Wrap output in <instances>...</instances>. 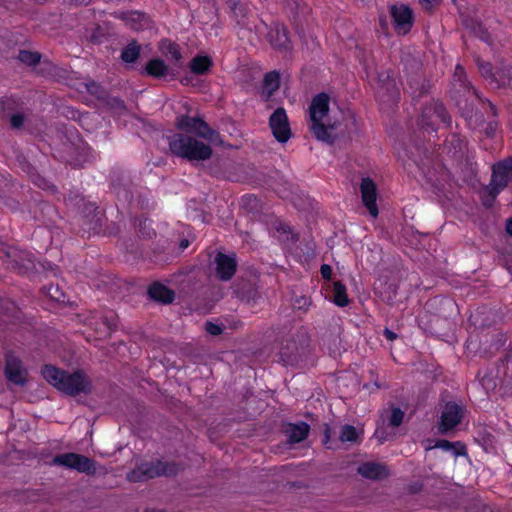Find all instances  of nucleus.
Returning a JSON list of instances; mask_svg holds the SVG:
<instances>
[{
  "label": "nucleus",
  "instance_id": "f257e3e1",
  "mask_svg": "<svg viewBox=\"0 0 512 512\" xmlns=\"http://www.w3.org/2000/svg\"><path fill=\"white\" fill-rule=\"evenodd\" d=\"M42 375L47 382L69 396L91 393V381L82 370L69 373L52 365H45Z\"/></svg>",
  "mask_w": 512,
  "mask_h": 512
},
{
  "label": "nucleus",
  "instance_id": "f03ea898",
  "mask_svg": "<svg viewBox=\"0 0 512 512\" xmlns=\"http://www.w3.org/2000/svg\"><path fill=\"white\" fill-rule=\"evenodd\" d=\"M330 96L321 92L316 94L309 106V115L311 121V131L313 135L321 141L332 144L337 138L334 133L337 129V122L328 121L325 123L323 120L327 117L329 112Z\"/></svg>",
  "mask_w": 512,
  "mask_h": 512
},
{
  "label": "nucleus",
  "instance_id": "7ed1b4c3",
  "mask_svg": "<svg viewBox=\"0 0 512 512\" xmlns=\"http://www.w3.org/2000/svg\"><path fill=\"white\" fill-rule=\"evenodd\" d=\"M169 148L173 155L191 162L205 161L212 156V149L209 145L182 133H176L169 137Z\"/></svg>",
  "mask_w": 512,
  "mask_h": 512
},
{
  "label": "nucleus",
  "instance_id": "20e7f679",
  "mask_svg": "<svg viewBox=\"0 0 512 512\" xmlns=\"http://www.w3.org/2000/svg\"><path fill=\"white\" fill-rule=\"evenodd\" d=\"M181 470V465L176 462H162L160 460L143 462L129 473L128 479L133 482H140L158 476H175Z\"/></svg>",
  "mask_w": 512,
  "mask_h": 512
},
{
  "label": "nucleus",
  "instance_id": "39448f33",
  "mask_svg": "<svg viewBox=\"0 0 512 512\" xmlns=\"http://www.w3.org/2000/svg\"><path fill=\"white\" fill-rule=\"evenodd\" d=\"M176 127L186 133H194L213 145H222L223 141L218 131L212 129L201 117L182 115L177 118Z\"/></svg>",
  "mask_w": 512,
  "mask_h": 512
},
{
  "label": "nucleus",
  "instance_id": "423d86ee",
  "mask_svg": "<svg viewBox=\"0 0 512 512\" xmlns=\"http://www.w3.org/2000/svg\"><path fill=\"white\" fill-rule=\"evenodd\" d=\"M0 259L7 268L20 274H27L35 268L28 252L8 244H0Z\"/></svg>",
  "mask_w": 512,
  "mask_h": 512
},
{
  "label": "nucleus",
  "instance_id": "0eeeda50",
  "mask_svg": "<svg viewBox=\"0 0 512 512\" xmlns=\"http://www.w3.org/2000/svg\"><path fill=\"white\" fill-rule=\"evenodd\" d=\"M50 464L76 470L89 476H93L97 472L95 460L74 452L57 454L52 458Z\"/></svg>",
  "mask_w": 512,
  "mask_h": 512
},
{
  "label": "nucleus",
  "instance_id": "6e6552de",
  "mask_svg": "<svg viewBox=\"0 0 512 512\" xmlns=\"http://www.w3.org/2000/svg\"><path fill=\"white\" fill-rule=\"evenodd\" d=\"M76 212L78 224L81 226L84 233L91 235L100 231L102 217L98 207L94 203H82V206Z\"/></svg>",
  "mask_w": 512,
  "mask_h": 512
},
{
  "label": "nucleus",
  "instance_id": "1a4fd4ad",
  "mask_svg": "<svg viewBox=\"0 0 512 512\" xmlns=\"http://www.w3.org/2000/svg\"><path fill=\"white\" fill-rule=\"evenodd\" d=\"M422 124L434 127L438 123H443L446 127H451L452 119L444 104L440 101L432 100L427 103L422 110Z\"/></svg>",
  "mask_w": 512,
  "mask_h": 512
},
{
  "label": "nucleus",
  "instance_id": "9d476101",
  "mask_svg": "<svg viewBox=\"0 0 512 512\" xmlns=\"http://www.w3.org/2000/svg\"><path fill=\"white\" fill-rule=\"evenodd\" d=\"M269 127L274 138L279 143H286L292 136L287 113L283 107H278L269 118Z\"/></svg>",
  "mask_w": 512,
  "mask_h": 512
},
{
  "label": "nucleus",
  "instance_id": "9b49d317",
  "mask_svg": "<svg viewBox=\"0 0 512 512\" xmlns=\"http://www.w3.org/2000/svg\"><path fill=\"white\" fill-rule=\"evenodd\" d=\"M464 417V408L454 401H449L444 405L440 416L438 430L441 434L454 429Z\"/></svg>",
  "mask_w": 512,
  "mask_h": 512
},
{
  "label": "nucleus",
  "instance_id": "f8f14e48",
  "mask_svg": "<svg viewBox=\"0 0 512 512\" xmlns=\"http://www.w3.org/2000/svg\"><path fill=\"white\" fill-rule=\"evenodd\" d=\"M390 14L395 31L398 34H407L413 26V12L406 5H393Z\"/></svg>",
  "mask_w": 512,
  "mask_h": 512
},
{
  "label": "nucleus",
  "instance_id": "ddd939ff",
  "mask_svg": "<svg viewBox=\"0 0 512 512\" xmlns=\"http://www.w3.org/2000/svg\"><path fill=\"white\" fill-rule=\"evenodd\" d=\"M491 183L504 190L512 182V156L492 165Z\"/></svg>",
  "mask_w": 512,
  "mask_h": 512
},
{
  "label": "nucleus",
  "instance_id": "4468645a",
  "mask_svg": "<svg viewBox=\"0 0 512 512\" xmlns=\"http://www.w3.org/2000/svg\"><path fill=\"white\" fill-rule=\"evenodd\" d=\"M215 275L221 281H229L237 270L235 257L219 252L214 259Z\"/></svg>",
  "mask_w": 512,
  "mask_h": 512
},
{
  "label": "nucleus",
  "instance_id": "2eb2a0df",
  "mask_svg": "<svg viewBox=\"0 0 512 512\" xmlns=\"http://www.w3.org/2000/svg\"><path fill=\"white\" fill-rule=\"evenodd\" d=\"M363 204L368 209L370 215L374 218L378 216V207L376 204L377 188L376 184L369 177L363 178L360 185Z\"/></svg>",
  "mask_w": 512,
  "mask_h": 512
},
{
  "label": "nucleus",
  "instance_id": "dca6fc26",
  "mask_svg": "<svg viewBox=\"0 0 512 512\" xmlns=\"http://www.w3.org/2000/svg\"><path fill=\"white\" fill-rule=\"evenodd\" d=\"M4 373L7 380L15 385L24 386L26 384L25 370L17 358L11 357L6 360Z\"/></svg>",
  "mask_w": 512,
  "mask_h": 512
},
{
  "label": "nucleus",
  "instance_id": "f3484780",
  "mask_svg": "<svg viewBox=\"0 0 512 512\" xmlns=\"http://www.w3.org/2000/svg\"><path fill=\"white\" fill-rule=\"evenodd\" d=\"M148 295L152 300L162 304H170L175 299V292L158 282L150 285Z\"/></svg>",
  "mask_w": 512,
  "mask_h": 512
},
{
  "label": "nucleus",
  "instance_id": "a211bd4d",
  "mask_svg": "<svg viewBox=\"0 0 512 512\" xmlns=\"http://www.w3.org/2000/svg\"><path fill=\"white\" fill-rule=\"evenodd\" d=\"M302 335L299 333L293 335L289 340L286 341V344H283L280 348V357L281 360L285 364H293L297 360V356L299 355L300 347L297 343V338Z\"/></svg>",
  "mask_w": 512,
  "mask_h": 512
},
{
  "label": "nucleus",
  "instance_id": "6ab92c4d",
  "mask_svg": "<svg viewBox=\"0 0 512 512\" xmlns=\"http://www.w3.org/2000/svg\"><path fill=\"white\" fill-rule=\"evenodd\" d=\"M358 473L367 479L378 480L388 476V471L385 466L374 463L366 462L358 467Z\"/></svg>",
  "mask_w": 512,
  "mask_h": 512
},
{
  "label": "nucleus",
  "instance_id": "aec40b11",
  "mask_svg": "<svg viewBox=\"0 0 512 512\" xmlns=\"http://www.w3.org/2000/svg\"><path fill=\"white\" fill-rule=\"evenodd\" d=\"M462 23L474 36L480 38L485 43L492 45L493 41L490 33L479 21L472 17L465 16L462 19Z\"/></svg>",
  "mask_w": 512,
  "mask_h": 512
},
{
  "label": "nucleus",
  "instance_id": "412c9836",
  "mask_svg": "<svg viewBox=\"0 0 512 512\" xmlns=\"http://www.w3.org/2000/svg\"><path fill=\"white\" fill-rule=\"evenodd\" d=\"M270 44L278 50H286L289 48L288 30L285 26H276L268 33Z\"/></svg>",
  "mask_w": 512,
  "mask_h": 512
},
{
  "label": "nucleus",
  "instance_id": "4be33fe9",
  "mask_svg": "<svg viewBox=\"0 0 512 512\" xmlns=\"http://www.w3.org/2000/svg\"><path fill=\"white\" fill-rule=\"evenodd\" d=\"M309 430L310 427L305 422L290 424L289 428L286 430L288 442L294 444L303 441L308 436Z\"/></svg>",
  "mask_w": 512,
  "mask_h": 512
},
{
  "label": "nucleus",
  "instance_id": "5701e85b",
  "mask_svg": "<svg viewBox=\"0 0 512 512\" xmlns=\"http://www.w3.org/2000/svg\"><path fill=\"white\" fill-rule=\"evenodd\" d=\"M433 448H439L444 451H451L455 456L467 455L466 446L460 441L450 442L445 439H438L433 446L427 447L426 450Z\"/></svg>",
  "mask_w": 512,
  "mask_h": 512
},
{
  "label": "nucleus",
  "instance_id": "b1692460",
  "mask_svg": "<svg viewBox=\"0 0 512 512\" xmlns=\"http://www.w3.org/2000/svg\"><path fill=\"white\" fill-rule=\"evenodd\" d=\"M280 86V75L277 71H271L265 74L262 85V94L266 96V100L273 95Z\"/></svg>",
  "mask_w": 512,
  "mask_h": 512
},
{
  "label": "nucleus",
  "instance_id": "393cba45",
  "mask_svg": "<svg viewBox=\"0 0 512 512\" xmlns=\"http://www.w3.org/2000/svg\"><path fill=\"white\" fill-rule=\"evenodd\" d=\"M144 70L147 75L152 76L154 78L165 77L169 72L168 66L165 64L163 60L159 58H154L148 61Z\"/></svg>",
  "mask_w": 512,
  "mask_h": 512
},
{
  "label": "nucleus",
  "instance_id": "a878e982",
  "mask_svg": "<svg viewBox=\"0 0 512 512\" xmlns=\"http://www.w3.org/2000/svg\"><path fill=\"white\" fill-rule=\"evenodd\" d=\"M213 62L209 56L197 55L190 61L191 72L197 75H205L210 71Z\"/></svg>",
  "mask_w": 512,
  "mask_h": 512
},
{
  "label": "nucleus",
  "instance_id": "bb28decb",
  "mask_svg": "<svg viewBox=\"0 0 512 512\" xmlns=\"http://www.w3.org/2000/svg\"><path fill=\"white\" fill-rule=\"evenodd\" d=\"M496 87H509L512 89V66L501 63L496 71Z\"/></svg>",
  "mask_w": 512,
  "mask_h": 512
},
{
  "label": "nucleus",
  "instance_id": "cd10ccee",
  "mask_svg": "<svg viewBox=\"0 0 512 512\" xmlns=\"http://www.w3.org/2000/svg\"><path fill=\"white\" fill-rule=\"evenodd\" d=\"M133 225L139 235L144 239H152L156 235L151 222L144 216L136 217L133 221Z\"/></svg>",
  "mask_w": 512,
  "mask_h": 512
},
{
  "label": "nucleus",
  "instance_id": "c85d7f7f",
  "mask_svg": "<svg viewBox=\"0 0 512 512\" xmlns=\"http://www.w3.org/2000/svg\"><path fill=\"white\" fill-rule=\"evenodd\" d=\"M141 46L137 41H131L121 52V59L125 63H134L140 55Z\"/></svg>",
  "mask_w": 512,
  "mask_h": 512
},
{
  "label": "nucleus",
  "instance_id": "c756f323",
  "mask_svg": "<svg viewBox=\"0 0 512 512\" xmlns=\"http://www.w3.org/2000/svg\"><path fill=\"white\" fill-rule=\"evenodd\" d=\"M333 302L339 307H345L349 304L346 287L340 281L333 283Z\"/></svg>",
  "mask_w": 512,
  "mask_h": 512
},
{
  "label": "nucleus",
  "instance_id": "7c9ffc66",
  "mask_svg": "<svg viewBox=\"0 0 512 512\" xmlns=\"http://www.w3.org/2000/svg\"><path fill=\"white\" fill-rule=\"evenodd\" d=\"M359 439V433L357 429L349 424H345L341 426L340 432H339V441L342 443L345 442H351L356 443Z\"/></svg>",
  "mask_w": 512,
  "mask_h": 512
},
{
  "label": "nucleus",
  "instance_id": "2f4dec72",
  "mask_svg": "<svg viewBox=\"0 0 512 512\" xmlns=\"http://www.w3.org/2000/svg\"><path fill=\"white\" fill-rule=\"evenodd\" d=\"M502 190L500 188H498L496 185H494L493 183H489L485 188H484V196L482 198V203L483 205L486 207V208H490L494 205V202L496 200V197L499 195V193L501 192Z\"/></svg>",
  "mask_w": 512,
  "mask_h": 512
},
{
  "label": "nucleus",
  "instance_id": "473e14b6",
  "mask_svg": "<svg viewBox=\"0 0 512 512\" xmlns=\"http://www.w3.org/2000/svg\"><path fill=\"white\" fill-rule=\"evenodd\" d=\"M478 69L480 74L490 82V84H494L496 81V72H493L492 64L489 62L482 61L481 59L477 58L476 60Z\"/></svg>",
  "mask_w": 512,
  "mask_h": 512
},
{
  "label": "nucleus",
  "instance_id": "72a5a7b5",
  "mask_svg": "<svg viewBox=\"0 0 512 512\" xmlns=\"http://www.w3.org/2000/svg\"><path fill=\"white\" fill-rule=\"evenodd\" d=\"M18 59L28 66H36L41 60V54L29 50H20Z\"/></svg>",
  "mask_w": 512,
  "mask_h": 512
},
{
  "label": "nucleus",
  "instance_id": "f704fd0d",
  "mask_svg": "<svg viewBox=\"0 0 512 512\" xmlns=\"http://www.w3.org/2000/svg\"><path fill=\"white\" fill-rule=\"evenodd\" d=\"M86 88L89 94L95 96L101 102L108 99V92L100 84L91 81L86 84Z\"/></svg>",
  "mask_w": 512,
  "mask_h": 512
},
{
  "label": "nucleus",
  "instance_id": "c9c22d12",
  "mask_svg": "<svg viewBox=\"0 0 512 512\" xmlns=\"http://www.w3.org/2000/svg\"><path fill=\"white\" fill-rule=\"evenodd\" d=\"M65 202L67 206L77 211L82 203H86L85 199L78 193L70 191L68 195L65 197Z\"/></svg>",
  "mask_w": 512,
  "mask_h": 512
},
{
  "label": "nucleus",
  "instance_id": "e433bc0d",
  "mask_svg": "<svg viewBox=\"0 0 512 512\" xmlns=\"http://www.w3.org/2000/svg\"><path fill=\"white\" fill-rule=\"evenodd\" d=\"M19 102L14 97H2L0 100V110L3 113H10L12 111H15L19 107Z\"/></svg>",
  "mask_w": 512,
  "mask_h": 512
},
{
  "label": "nucleus",
  "instance_id": "4c0bfd02",
  "mask_svg": "<svg viewBox=\"0 0 512 512\" xmlns=\"http://www.w3.org/2000/svg\"><path fill=\"white\" fill-rule=\"evenodd\" d=\"M404 416H405V413L401 408L392 406L391 414H390V417L388 420V425L391 427L400 426L403 422Z\"/></svg>",
  "mask_w": 512,
  "mask_h": 512
},
{
  "label": "nucleus",
  "instance_id": "58836bf2",
  "mask_svg": "<svg viewBox=\"0 0 512 512\" xmlns=\"http://www.w3.org/2000/svg\"><path fill=\"white\" fill-rule=\"evenodd\" d=\"M472 91H473V94L479 99L480 102H482L483 104H487V107H488V113L492 118H497L498 117V109L497 107L490 101V100H487V99H483L478 91L476 89H474L473 87L471 88Z\"/></svg>",
  "mask_w": 512,
  "mask_h": 512
},
{
  "label": "nucleus",
  "instance_id": "ea45409f",
  "mask_svg": "<svg viewBox=\"0 0 512 512\" xmlns=\"http://www.w3.org/2000/svg\"><path fill=\"white\" fill-rule=\"evenodd\" d=\"M74 149L77 150L78 152L76 157L71 158L70 163L73 164L74 166H79L82 164V162L86 160V148L84 144H81L75 147Z\"/></svg>",
  "mask_w": 512,
  "mask_h": 512
},
{
  "label": "nucleus",
  "instance_id": "a19ab883",
  "mask_svg": "<svg viewBox=\"0 0 512 512\" xmlns=\"http://www.w3.org/2000/svg\"><path fill=\"white\" fill-rule=\"evenodd\" d=\"M106 38V33L103 28L97 26L89 36V41L92 43L100 44Z\"/></svg>",
  "mask_w": 512,
  "mask_h": 512
},
{
  "label": "nucleus",
  "instance_id": "79ce46f5",
  "mask_svg": "<svg viewBox=\"0 0 512 512\" xmlns=\"http://www.w3.org/2000/svg\"><path fill=\"white\" fill-rule=\"evenodd\" d=\"M232 16L235 18L238 24H242L247 16V8L244 4H239L237 9L231 10Z\"/></svg>",
  "mask_w": 512,
  "mask_h": 512
},
{
  "label": "nucleus",
  "instance_id": "37998d69",
  "mask_svg": "<svg viewBox=\"0 0 512 512\" xmlns=\"http://www.w3.org/2000/svg\"><path fill=\"white\" fill-rule=\"evenodd\" d=\"M46 289H47L46 293H47V295H48L51 299H53V300H55V301H58V302L63 301V299H62V298L64 297V295H63V293L59 290L58 286H55V287H54L53 285H50V286H49V287H47Z\"/></svg>",
  "mask_w": 512,
  "mask_h": 512
},
{
  "label": "nucleus",
  "instance_id": "c03bdc74",
  "mask_svg": "<svg viewBox=\"0 0 512 512\" xmlns=\"http://www.w3.org/2000/svg\"><path fill=\"white\" fill-rule=\"evenodd\" d=\"M102 103H104L107 106H110L111 108H116V109H124L125 108V103L122 99H120L118 97H110L109 95H108V99L104 100Z\"/></svg>",
  "mask_w": 512,
  "mask_h": 512
},
{
  "label": "nucleus",
  "instance_id": "a18cd8bd",
  "mask_svg": "<svg viewBox=\"0 0 512 512\" xmlns=\"http://www.w3.org/2000/svg\"><path fill=\"white\" fill-rule=\"evenodd\" d=\"M205 330L207 333L213 336H218L223 332V329L220 325L213 323L211 321H207L205 323Z\"/></svg>",
  "mask_w": 512,
  "mask_h": 512
},
{
  "label": "nucleus",
  "instance_id": "49530a36",
  "mask_svg": "<svg viewBox=\"0 0 512 512\" xmlns=\"http://www.w3.org/2000/svg\"><path fill=\"white\" fill-rule=\"evenodd\" d=\"M498 129V121L497 118H492L488 121L487 126L484 129V132L487 137H493Z\"/></svg>",
  "mask_w": 512,
  "mask_h": 512
},
{
  "label": "nucleus",
  "instance_id": "de8ad7c7",
  "mask_svg": "<svg viewBox=\"0 0 512 512\" xmlns=\"http://www.w3.org/2000/svg\"><path fill=\"white\" fill-rule=\"evenodd\" d=\"M24 115L21 114V113H16V114H13L11 117H10V125L13 129H19L23 126V123H24Z\"/></svg>",
  "mask_w": 512,
  "mask_h": 512
},
{
  "label": "nucleus",
  "instance_id": "09e8293b",
  "mask_svg": "<svg viewBox=\"0 0 512 512\" xmlns=\"http://www.w3.org/2000/svg\"><path fill=\"white\" fill-rule=\"evenodd\" d=\"M167 54H170L171 58L176 62H179L182 58L181 53L179 51L178 45L169 43L167 47Z\"/></svg>",
  "mask_w": 512,
  "mask_h": 512
},
{
  "label": "nucleus",
  "instance_id": "8fccbe9b",
  "mask_svg": "<svg viewBox=\"0 0 512 512\" xmlns=\"http://www.w3.org/2000/svg\"><path fill=\"white\" fill-rule=\"evenodd\" d=\"M321 275L324 279L329 280L332 277V268L328 264H323L320 268Z\"/></svg>",
  "mask_w": 512,
  "mask_h": 512
},
{
  "label": "nucleus",
  "instance_id": "3c124183",
  "mask_svg": "<svg viewBox=\"0 0 512 512\" xmlns=\"http://www.w3.org/2000/svg\"><path fill=\"white\" fill-rule=\"evenodd\" d=\"M331 438V427L328 424H324V444L327 445V448L332 449L334 448L331 445H328Z\"/></svg>",
  "mask_w": 512,
  "mask_h": 512
},
{
  "label": "nucleus",
  "instance_id": "603ef678",
  "mask_svg": "<svg viewBox=\"0 0 512 512\" xmlns=\"http://www.w3.org/2000/svg\"><path fill=\"white\" fill-rule=\"evenodd\" d=\"M383 333H384V336L386 337V339H388L390 341H393L397 338V334L388 328H385Z\"/></svg>",
  "mask_w": 512,
  "mask_h": 512
},
{
  "label": "nucleus",
  "instance_id": "864d4df0",
  "mask_svg": "<svg viewBox=\"0 0 512 512\" xmlns=\"http://www.w3.org/2000/svg\"><path fill=\"white\" fill-rule=\"evenodd\" d=\"M260 298V294L257 290H253L248 296H247V302L253 301L254 303L256 300Z\"/></svg>",
  "mask_w": 512,
  "mask_h": 512
},
{
  "label": "nucleus",
  "instance_id": "5fc2aeb1",
  "mask_svg": "<svg viewBox=\"0 0 512 512\" xmlns=\"http://www.w3.org/2000/svg\"><path fill=\"white\" fill-rule=\"evenodd\" d=\"M226 3L229 6L230 11L237 9V6L241 4L240 0H226Z\"/></svg>",
  "mask_w": 512,
  "mask_h": 512
},
{
  "label": "nucleus",
  "instance_id": "6e6d98bb",
  "mask_svg": "<svg viewBox=\"0 0 512 512\" xmlns=\"http://www.w3.org/2000/svg\"><path fill=\"white\" fill-rule=\"evenodd\" d=\"M104 323L107 325L108 329L110 331H113L116 329V323H115V320H111L109 321L107 317L104 318Z\"/></svg>",
  "mask_w": 512,
  "mask_h": 512
},
{
  "label": "nucleus",
  "instance_id": "4d7b16f0",
  "mask_svg": "<svg viewBox=\"0 0 512 512\" xmlns=\"http://www.w3.org/2000/svg\"><path fill=\"white\" fill-rule=\"evenodd\" d=\"M252 202H256V198H254L252 196H244L242 198V203L244 205H251Z\"/></svg>",
  "mask_w": 512,
  "mask_h": 512
},
{
  "label": "nucleus",
  "instance_id": "13d9d810",
  "mask_svg": "<svg viewBox=\"0 0 512 512\" xmlns=\"http://www.w3.org/2000/svg\"><path fill=\"white\" fill-rule=\"evenodd\" d=\"M296 302L299 304V308H303L304 306L310 304L308 299L306 297H301L300 299H297Z\"/></svg>",
  "mask_w": 512,
  "mask_h": 512
},
{
  "label": "nucleus",
  "instance_id": "bf43d9fd",
  "mask_svg": "<svg viewBox=\"0 0 512 512\" xmlns=\"http://www.w3.org/2000/svg\"><path fill=\"white\" fill-rule=\"evenodd\" d=\"M91 0H70V4L72 5H87Z\"/></svg>",
  "mask_w": 512,
  "mask_h": 512
},
{
  "label": "nucleus",
  "instance_id": "052dcab7",
  "mask_svg": "<svg viewBox=\"0 0 512 512\" xmlns=\"http://www.w3.org/2000/svg\"><path fill=\"white\" fill-rule=\"evenodd\" d=\"M506 231L512 236V217L506 221Z\"/></svg>",
  "mask_w": 512,
  "mask_h": 512
},
{
  "label": "nucleus",
  "instance_id": "680f3d73",
  "mask_svg": "<svg viewBox=\"0 0 512 512\" xmlns=\"http://www.w3.org/2000/svg\"><path fill=\"white\" fill-rule=\"evenodd\" d=\"M390 87L394 89V94H397V91L395 89V83L393 81L387 82V89H389Z\"/></svg>",
  "mask_w": 512,
  "mask_h": 512
},
{
  "label": "nucleus",
  "instance_id": "e2e57ef3",
  "mask_svg": "<svg viewBox=\"0 0 512 512\" xmlns=\"http://www.w3.org/2000/svg\"><path fill=\"white\" fill-rule=\"evenodd\" d=\"M188 244H189L188 240L184 239L181 241L180 246L182 248H186L188 246Z\"/></svg>",
  "mask_w": 512,
  "mask_h": 512
},
{
  "label": "nucleus",
  "instance_id": "0e129e2a",
  "mask_svg": "<svg viewBox=\"0 0 512 512\" xmlns=\"http://www.w3.org/2000/svg\"><path fill=\"white\" fill-rule=\"evenodd\" d=\"M124 198L126 200H130L132 199V195L128 191H124Z\"/></svg>",
  "mask_w": 512,
  "mask_h": 512
},
{
  "label": "nucleus",
  "instance_id": "69168bd1",
  "mask_svg": "<svg viewBox=\"0 0 512 512\" xmlns=\"http://www.w3.org/2000/svg\"><path fill=\"white\" fill-rule=\"evenodd\" d=\"M375 435H376V436H377L381 441H382V440H384V437H383V435H380L379 430H377V431H376Z\"/></svg>",
  "mask_w": 512,
  "mask_h": 512
},
{
  "label": "nucleus",
  "instance_id": "338daca9",
  "mask_svg": "<svg viewBox=\"0 0 512 512\" xmlns=\"http://www.w3.org/2000/svg\"><path fill=\"white\" fill-rule=\"evenodd\" d=\"M483 123H484V120H483V119H480V121H479V122H478L477 120L475 121V125H476V126H481V125H483Z\"/></svg>",
  "mask_w": 512,
  "mask_h": 512
},
{
  "label": "nucleus",
  "instance_id": "774afa93",
  "mask_svg": "<svg viewBox=\"0 0 512 512\" xmlns=\"http://www.w3.org/2000/svg\"><path fill=\"white\" fill-rule=\"evenodd\" d=\"M458 71H460L461 73L463 72V69L459 65L456 67V72Z\"/></svg>",
  "mask_w": 512,
  "mask_h": 512
}]
</instances>
